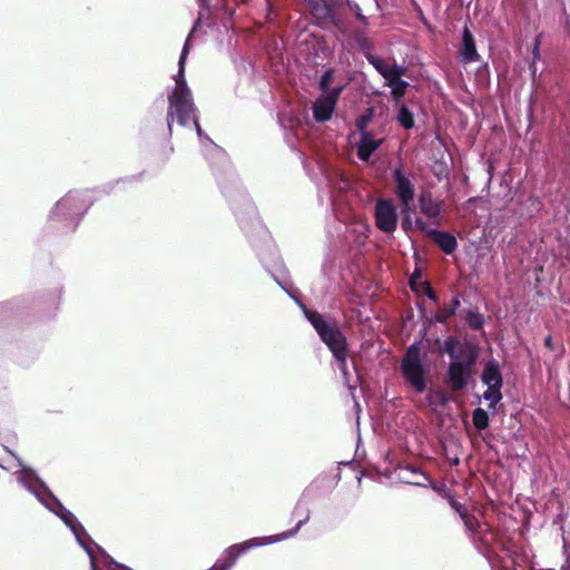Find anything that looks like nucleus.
Here are the masks:
<instances>
[{
	"label": "nucleus",
	"mask_w": 570,
	"mask_h": 570,
	"mask_svg": "<svg viewBox=\"0 0 570 570\" xmlns=\"http://www.w3.org/2000/svg\"><path fill=\"white\" fill-rule=\"evenodd\" d=\"M405 68L400 67L391 73L390 78L385 79V86L391 88L393 99L397 102L406 92L409 83L402 80L401 77L404 75Z\"/></svg>",
	"instance_id": "15"
},
{
	"label": "nucleus",
	"mask_w": 570,
	"mask_h": 570,
	"mask_svg": "<svg viewBox=\"0 0 570 570\" xmlns=\"http://www.w3.org/2000/svg\"><path fill=\"white\" fill-rule=\"evenodd\" d=\"M277 283L301 306V308L304 311L306 318L316 330L321 340L331 350L335 358L336 365L342 373L344 383L347 385L350 390L355 389V385H353L351 382V373L347 370V343L343 333L338 330L336 325L331 324L320 313L308 311L304 306V304L298 298H296L295 295L292 292H289L281 282L277 281Z\"/></svg>",
	"instance_id": "3"
},
{
	"label": "nucleus",
	"mask_w": 570,
	"mask_h": 570,
	"mask_svg": "<svg viewBox=\"0 0 570 570\" xmlns=\"http://www.w3.org/2000/svg\"><path fill=\"white\" fill-rule=\"evenodd\" d=\"M411 285H412V288L414 289V278L413 277L411 278Z\"/></svg>",
	"instance_id": "36"
},
{
	"label": "nucleus",
	"mask_w": 570,
	"mask_h": 570,
	"mask_svg": "<svg viewBox=\"0 0 570 570\" xmlns=\"http://www.w3.org/2000/svg\"><path fill=\"white\" fill-rule=\"evenodd\" d=\"M299 513V505L297 504L296 508L294 509V514H298Z\"/></svg>",
	"instance_id": "35"
},
{
	"label": "nucleus",
	"mask_w": 570,
	"mask_h": 570,
	"mask_svg": "<svg viewBox=\"0 0 570 570\" xmlns=\"http://www.w3.org/2000/svg\"><path fill=\"white\" fill-rule=\"evenodd\" d=\"M472 421H473L475 429L481 431V430H484L488 428L489 415L483 409L478 407L472 413Z\"/></svg>",
	"instance_id": "22"
},
{
	"label": "nucleus",
	"mask_w": 570,
	"mask_h": 570,
	"mask_svg": "<svg viewBox=\"0 0 570 570\" xmlns=\"http://www.w3.org/2000/svg\"><path fill=\"white\" fill-rule=\"evenodd\" d=\"M344 86H337L331 91L322 92L313 106V116L316 121L324 122L332 118L337 99L343 91Z\"/></svg>",
	"instance_id": "10"
},
{
	"label": "nucleus",
	"mask_w": 570,
	"mask_h": 570,
	"mask_svg": "<svg viewBox=\"0 0 570 570\" xmlns=\"http://www.w3.org/2000/svg\"><path fill=\"white\" fill-rule=\"evenodd\" d=\"M431 236L445 254H452L458 247L456 238L446 232L435 229L431 232Z\"/></svg>",
	"instance_id": "18"
},
{
	"label": "nucleus",
	"mask_w": 570,
	"mask_h": 570,
	"mask_svg": "<svg viewBox=\"0 0 570 570\" xmlns=\"http://www.w3.org/2000/svg\"><path fill=\"white\" fill-rule=\"evenodd\" d=\"M374 217L376 227L385 234H392L397 227L399 216L391 199H379L376 202Z\"/></svg>",
	"instance_id": "9"
},
{
	"label": "nucleus",
	"mask_w": 570,
	"mask_h": 570,
	"mask_svg": "<svg viewBox=\"0 0 570 570\" xmlns=\"http://www.w3.org/2000/svg\"><path fill=\"white\" fill-rule=\"evenodd\" d=\"M459 306H460V301L458 298L452 299L451 303L445 307L446 316L453 315L456 312Z\"/></svg>",
	"instance_id": "29"
},
{
	"label": "nucleus",
	"mask_w": 570,
	"mask_h": 570,
	"mask_svg": "<svg viewBox=\"0 0 570 570\" xmlns=\"http://www.w3.org/2000/svg\"><path fill=\"white\" fill-rule=\"evenodd\" d=\"M414 227L422 232V233H425L428 235L431 236V232L433 230L432 228L429 227L428 223H425L422 218H415L414 220Z\"/></svg>",
	"instance_id": "28"
},
{
	"label": "nucleus",
	"mask_w": 570,
	"mask_h": 570,
	"mask_svg": "<svg viewBox=\"0 0 570 570\" xmlns=\"http://www.w3.org/2000/svg\"><path fill=\"white\" fill-rule=\"evenodd\" d=\"M372 117H373V111H372V109H368L366 111V114H364L357 118L356 127H357L360 134H362L363 131H367L366 127H367L368 122L371 121Z\"/></svg>",
	"instance_id": "25"
},
{
	"label": "nucleus",
	"mask_w": 570,
	"mask_h": 570,
	"mask_svg": "<svg viewBox=\"0 0 570 570\" xmlns=\"http://www.w3.org/2000/svg\"><path fill=\"white\" fill-rule=\"evenodd\" d=\"M346 4L348 6L350 10L355 14L356 19L363 24L368 26V18L363 14L361 7L358 3L352 0H346Z\"/></svg>",
	"instance_id": "23"
},
{
	"label": "nucleus",
	"mask_w": 570,
	"mask_h": 570,
	"mask_svg": "<svg viewBox=\"0 0 570 570\" xmlns=\"http://www.w3.org/2000/svg\"><path fill=\"white\" fill-rule=\"evenodd\" d=\"M423 288H424V292H425V295L433 302H438V297L434 293V291L428 285V284H423Z\"/></svg>",
	"instance_id": "32"
},
{
	"label": "nucleus",
	"mask_w": 570,
	"mask_h": 570,
	"mask_svg": "<svg viewBox=\"0 0 570 570\" xmlns=\"http://www.w3.org/2000/svg\"><path fill=\"white\" fill-rule=\"evenodd\" d=\"M393 179L395 183V194L400 200L401 208L409 209L414 200V184L402 167H395L393 169Z\"/></svg>",
	"instance_id": "11"
},
{
	"label": "nucleus",
	"mask_w": 570,
	"mask_h": 570,
	"mask_svg": "<svg viewBox=\"0 0 570 570\" xmlns=\"http://www.w3.org/2000/svg\"><path fill=\"white\" fill-rule=\"evenodd\" d=\"M539 53V48H538V45H535L534 49H533V55L537 56Z\"/></svg>",
	"instance_id": "34"
},
{
	"label": "nucleus",
	"mask_w": 570,
	"mask_h": 570,
	"mask_svg": "<svg viewBox=\"0 0 570 570\" xmlns=\"http://www.w3.org/2000/svg\"><path fill=\"white\" fill-rule=\"evenodd\" d=\"M18 470L13 471L18 483L45 505L49 511L59 517L72 531L77 542L83 548L90 559L91 570H131L116 562L96 542L88 538L85 528L77 518L53 495L47 484L38 476L35 470L16 458Z\"/></svg>",
	"instance_id": "1"
},
{
	"label": "nucleus",
	"mask_w": 570,
	"mask_h": 570,
	"mask_svg": "<svg viewBox=\"0 0 570 570\" xmlns=\"http://www.w3.org/2000/svg\"><path fill=\"white\" fill-rule=\"evenodd\" d=\"M481 381L487 385L483 399L490 403L489 407H494L502 400L501 389L503 385L500 365L495 360H490L485 363Z\"/></svg>",
	"instance_id": "8"
},
{
	"label": "nucleus",
	"mask_w": 570,
	"mask_h": 570,
	"mask_svg": "<svg viewBox=\"0 0 570 570\" xmlns=\"http://www.w3.org/2000/svg\"><path fill=\"white\" fill-rule=\"evenodd\" d=\"M9 454H11L14 459L17 458V456L12 453V451H9Z\"/></svg>",
	"instance_id": "37"
},
{
	"label": "nucleus",
	"mask_w": 570,
	"mask_h": 570,
	"mask_svg": "<svg viewBox=\"0 0 570 570\" xmlns=\"http://www.w3.org/2000/svg\"><path fill=\"white\" fill-rule=\"evenodd\" d=\"M451 507L459 513L461 518L463 517V514L468 513L465 507L454 500L451 501Z\"/></svg>",
	"instance_id": "31"
},
{
	"label": "nucleus",
	"mask_w": 570,
	"mask_h": 570,
	"mask_svg": "<svg viewBox=\"0 0 570 570\" xmlns=\"http://www.w3.org/2000/svg\"><path fill=\"white\" fill-rule=\"evenodd\" d=\"M567 569L570 570V562L567 563Z\"/></svg>",
	"instance_id": "38"
},
{
	"label": "nucleus",
	"mask_w": 570,
	"mask_h": 570,
	"mask_svg": "<svg viewBox=\"0 0 570 570\" xmlns=\"http://www.w3.org/2000/svg\"><path fill=\"white\" fill-rule=\"evenodd\" d=\"M308 520H309V512L306 510L304 518L298 520L295 528H293L288 531H284L279 534H274V535H268V537L253 538V539H249L242 543L230 546L229 548H227L225 550L223 556L216 561V563L214 564L212 570H229L235 564L237 559L242 554H244L248 550H250L252 548L276 543V542L287 540V539L294 537Z\"/></svg>",
	"instance_id": "5"
},
{
	"label": "nucleus",
	"mask_w": 570,
	"mask_h": 570,
	"mask_svg": "<svg viewBox=\"0 0 570 570\" xmlns=\"http://www.w3.org/2000/svg\"><path fill=\"white\" fill-rule=\"evenodd\" d=\"M397 474L400 480L406 484L423 487L425 482L429 481V478L424 473L419 472L413 466L399 468Z\"/></svg>",
	"instance_id": "17"
},
{
	"label": "nucleus",
	"mask_w": 570,
	"mask_h": 570,
	"mask_svg": "<svg viewBox=\"0 0 570 570\" xmlns=\"http://www.w3.org/2000/svg\"><path fill=\"white\" fill-rule=\"evenodd\" d=\"M334 71L332 69L326 70L320 79L318 87L322 92L331 91L330 83L333 80Z\"/></svg>",
	"instance_id": "24"
},
{
	"label": "nucleus",
	"mask_w": 570,
	"mask_h": 570,
	"mask_svg": "<svg viewBox=\"0 0 570 570\" xmlns=\"http://www.w3.org/2000/svg\"><path fill=\"white\" fill-rule=\"evenodd\" d=\"M544 344H546V346L551 347L552 346V338L550 336L546 337Z\"/></svg>",
	"instance_id": "33"
},
{
	"label": "nucleus",
	"mask_w": 570,
	"mask_h": 570,
	"mask_svg": "<svg viewBox=\"0 0 570 570\" xmlns=\"http://www.w3.org/2000/svg\"><path fill=\"white\" fill-rule=\"evenodd\" d=\"M196 29V26L190 31L184 47L181 50V55L179 57L178 61V71L174 77L175 86L173 90L168 94V102L169 108L167 111V125L168 130L171 131V125L174 120H177V122L185 127L190 121L194 122L196 132L199 137V139H205L209 144L213 145V148L220 153L218 147L213 144V141L209 139V137L203 131L197 117V108L194 102L193 94L190 88L188 87L186 79H185V63L186 59L189 52V40Z\"/></svg>",
	"instance_id": "2"
},
{
	"label": "nucleus",
	"mask_w": 570,
	"mask_h": 570,
	"mask_svg": "<svg viewBox=\"0 0 570 570\" xmlns=\"http://www.w3.org/2000/svg\"><path fill=\"white\" fill-rule=\"evenodd\" d=\"M403 219H402V228L405 232L411 230L412 226L414 225V222H412L411 217V207L407 209L402 208Z\"/></svg>",
	"instance_id": "26"
},
{
	"label": "nucleus",
	"mask_w": 570,
	"mask_h": 570,
	"mask_svg": "<svg viewBox=\"0 0 570 570\" xmlns=\"http://www.w3.org/2000/svg\"><path fill=\"white\" fill-rule=\"evenodd\" d=\"M367 59L384 79L390 78L391 73L401 67L396 63H387L382 58L375 56H368Z\"/></svg>",
	"instance_id": "20"
},
{
	"label": "nucleus",
	"mask_w": 570,
	"mask_h": 570,
	"mask_svg": "<svg viewBox=\"0 0 570 570\" xmlns=\"http://www.w3.org/2000/svg\"><path fill=\"white\" fill-rule=\"evenodd\" d=\"M419 207L421 213L426 216L429 219L433 222V224H438V218L441 215L442 203L435 200L432 197L431 193H422L419 197Z\"/></svg>",
	"instance_id": "13"
},
{
	"label": "nucleus",
	"mask_w": 570,
	"mask_h": 570,
	"mask_svg": "<svg viewBox=\"0 0 570 570\" xmlns=\"http://www.w3.org/2000/svg\"><path fill=\"white\" fill-rule=\"evenodd\" d=\"M483 317L479 313H472L468 317L469 325L474 330L480 328L483 325Z\"/></svg>",
	"instance_id": "27"
},
{
	"label": "nucleus",
	"mask_w": 570,
	"mask_h": 570,
	"mask_svg": "<svg viewBox=\"0 0 570 570\" xmlns=\"http://www.w3.org/2000/svg\"><path fill=\"white\" fill-rule=\"evenodd\" d=\"M357 42H358L360 48H361L364 52H371V50H372V43H371V41H370V40H367V39H366V38H364V37H358Z\"/></svg>",
	"instance_id": "30"
},
{
	"label": "nucleus",
	"mask_w": 570,
	"mask_h": 570,
	"mask_svg": "<svg viewBox=\"0 0 570 570\" xmlns=\"http://www.w3.org/2000/svg\"><path fill=\"white\" fill-rule=\"evenodd\" d=\"M311 12L317 19H328L333 14V9L327 0H306Z\"/></svg>",
	"instance_id": "19"
},
{
	"label": "nucleus",
	"mask_w": 570,
	"mask_h": 570,
	"mask_svg": "<svg viewBox=\"0 0 570 570\" xmlns=\"http://www.w3.org/2000/svg\"><path fill=\"white\" fill-rule=\"evenodd\" d=\"M92 205L89 190L79 193L69 191L57 202L55 209L50 213V219H62L67 227L72 229L79 224L82 215Z\"/></svg>",
	"instance_id": "6"
},
{
	"label": "nucleus",
	"mask_w": 570,
	"mask_h": 570,
	"mask_svg": "<svg viewBox=\"0 0 570 570\" xmlns=\"http://www.w3.org/2000/svg\"><path fill=\"white\" fill-rule=\"evenodd\" d=\"M461 60L464 63L475 62L480 56L475 48L474 38L468 28H464L462 36V47L460 50Z\"/></svg>",
	"instance_id": "16"
},
{
	"label": "nucleus",
	"mask_w": 570,
	"mask_h": 570,
	"mask_svg": "<svg viewBox=\"0 0 570 570\" xmlns=\"http://www.w3.org/2000/svg\"><path fill=\"white\" fill-rule=\"evenodd\" d=\"M420 344L421 342H415L410 345L401 363V371L405 380L417 393H422L426 389L424 368L420 355Z\"/></svg>",
	"instance_id": "7"
},
{
	"label": "nucleus",
	"mask_w": 570,
	"mask_h": 570,
	"mask_svg": "<svg viewBox=\"0 0 570 570\" xmlns=\"http://www.w3.org/2000/svg\"><path fill=\"white\" fill-rule=\"evenodd\" d=\"M357 144V156L363 161H368L372 154L382 145L383 138H375L373 132L363 131Z\"/></svg>",
	"instance_id": "12"
},
{
	"label": "nucleus",
	"mask_w": 570,
	"mask_h": 570,
	"mask_svg": "<svg viewBox=\"0 0 570 570\" xmlns=\"http://www.w3.org/2000/svg\"><path fill=\"white\" fill-rule=\"evenodd\" d=\"M442 352L451 358L446 372L448 385L454 392L465 389L478 358L476 351L455 337H448L442 345Z\"/></svg>",
	"instance_id": "4"
},
{
	"label": "nucleus",
	"mask_w": 570,
	"mask_h": 570,
	"mask_svg": "<svg viewBox=\"0 0 570 570\" xmlns=\"http://www.w3.org/2000/svg\"><path fill=\"white\" fill-rule=\"evenodd\" d=\"M466 531L473 535L474 539L479 538L484 544L489 543L488 535H492L489 532V525L481 523L474 515L466 513L461 518Z\"/></svg>",
	"instance_id": "14"
},
{
	"label": "nucleus",
	"mask_w": 570,
	"mask_h": 570,
	"mask_svg": "<svg viewBox=\"0 0 570 570\" xmlns=\"http://www.w3.org/2000/svg\"><path fill=\"white\" fill-rule=\"evenodd\" d=\"M397 121L401 124L402 127L405 129H411L414 127V116L413 112L405 106L400 105L399 112H397Z\"/></svg>",
	"instance_id": "21"
}]
</instances>
